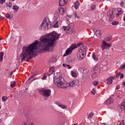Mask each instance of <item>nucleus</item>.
Returning <instances> with one entry per match:
<instances>
[{"label": "nucleus", "mask_w": 125, "mask_h": 125, "mask_svg": "<svg viewBox=\"0 0 125 125\" xmlns=\"http://www.w3.org/2000/svg\"><path fill=\"white\" fill-rule=\"evenodd\" d=\"M62 29H63L64 31H65L66 30H67V27H66V26H63Z\"/></svg>", "instance_id": "48"}, {"label": "nucleus", "mask_w": 125, "mask_h": 125, "mask_svg": "<svg viewBox=\"0 0 125 125\" xmlns=\"http://www.w3.org/2000/svg\"><path fill=\"white\" fill-rule=\"evenodd\" d=\"M123 94L120 93L117 95L118 98H119V99H121V98H123Z\"/></svg>", "instance_id": "36"}, {"label": "nucleus", "mask_w": 125, "mask_h": 125, "mask_svg": "<svg viewBox=\"0 0 125 125\" xmlns=\"http://www.w3.org/2000/svg\"><path fill=\"white\" fill-rule=\"evenodd\" d=\"M53 67L50 68V71H52V74H53V71L52 70Z\"/></svg>", "instance_id": "53"}, {"label": "nucleus", "mask_w": 125, "mask_h": 125, "mask_svg": "<svg viewBox=\"0 0 125 125\" xmlns=\"http://www.w3.org/2000/svg\"><path fill=\"white\" fill-rule=\"evenodd\" d=\"M58 106L61 108L62 109H67V106L63 104H58Z\"/></svg>", "instance_id": "21"}, {"label": "nucleus", "mask_w": 125, "mask_h": 125, "mask_svg": "<svg viewBox=\"0 0 125 125\" xmlns=\"http://www.w3.org/2000/svg\"><path fill=\"white\" fill-rule=\"evenodd\" d=\"M112 25H118L119 24V21H113L111 23Z\"/></svg>", "instance_id": "35"}, {"label": "nucleus", "mask_w": 125, "mask_h": 125, "mask_svg": "<svg viewBox=\"0 0 125 125\" xmlns=\"http://www.w3.org/2000/svg\"><path fill=\"white\" fill-rule=\"evenodd\" d=\"M125 63H124L122 65H121L119 69H120V70H123V69H125Z\"/></svg>", "instance_id": "34"}, {"label": "nucleus", "mask_w": 125, "mask_h": 125, "mask_svg": "<svg viewBox=\"0 0 125 125\" xmlns=\"http://www.w3.org/2000/svg\"><path fill=\"white\" fill-rule=\"evenodd\" d=\"M95 74H96V73H94L92 75V77H93V76H94V75H95Z\"/></svg>", "instance_id": "57"}, {"label": "nucleus", "mask_w": 125, "mask_h": 125, "mask_svg": "<svg viewBox=\"0 0 125 125\" xmlns=\"http://www.w3.org/2000/svg\"><path fill=\"white\" fill-rule=\"evenodd\" d=\"M60 35L52 32L40 38L41 42V46L42 50L48 51V52L52 51L53 46H54V42H56V40L59 39Z\"/></svg>", "instance_id": "1"}, {"label": "nucleus", "mask_w": 125, "mask_h": 125, "mask_svg": "<svg viewBox=\"0 0 125 125\" xmlns=\"http://www.w3.org/2000/svg\"><path fill=\"white\" fill-rule=\"evenodd\" d=\"M124 5V2H121V6H123Z\"/></svg>", "instance_id": "54"}, {"label": "nucleus", "mask_w": 125, "mask_h": 125, "mask_svg": "<svg viewBox=\"0 0 125 125\" xmlns=\"http://www.w3.org/2000/svg\"><path fill=\"white\" fill-rule=\"evenodd\" d=\"M19 114H20V115H21V114H22V111H21V112L19 113Z\"/></svg>", "instance_id": "62"}, {"label": "nucleus", "mask_w": 125, "mask_h": 125, "mask_svg": "<svg viewBox=\"0 0 125 125\" xmlns=\"http://www.w3.org/2000/svg\"><path fill=\"white\" fill-rule=\"evenodd\" d=\"M93 116H94V113H93V112H91L89 113L88 117H89V118H92V117H93Z\"/></svg>", "instance_id": "37"}, {"label": "nucleus", "mask_w": 125, "mask_h": 125, "mask_svg": "<svg viewBox=\"0 0 125 125\" xmlns=\"http://www.w3.org/2000/svg\"><path fill=\"white\" fill-rule=\"evenodd\" d=\"M7 100V97L6 96H3L2 97V101L3 102H5V101H6Z\"/></svg>", "instance_id": "32"}, {"label": "nucleus", "mask_w": 125, "mask_h": 125, "mask_svg": "<svg viewBox=\"0 0 125 125\" xmlns=\"http://www.w3.org/2000/svg\"><path fill=\"white\" fill-rule=\"evenodd\" d=\"M10 86L12 88L15 87L16 86V82L14 81L11 82Z\"/></svg>", "instance_id": "22"}, {"label": "nucleus", "mask_w": 125, "mask_h": 125, "mask_svg": "<svg viewBox=\"0 0 125 125\" xmlns=\"http://www.w3.org/2000/svg\"><path fill=\"white\" fill-rule=\"evenodd\" d=\"M12 75H13V72H12V71H11L10 75L12 76Z\"/></svg>", "instance_id": "58"}, {"label": "nucleus", "mask_w": 125, "mask_h": 125, "mask_svg": "<svg viewBox=\"0 0 125 125\" xmlns=\"http://www.w3.org/2000/svg\"><path fill=\"white\" fill-rule=\"evenodd\" d=\"M39 92L44 97H49L51 94V90L49 89L43 88L39 90Z\"/></svg>", "instance_id": "6"}, {"label": "nucleus", "mask_w": 125, "mask_h": 125, "mask_svg": "<svg viewBox=\"0 0 125 125\" xmlns=\"http://www.w3.org/2000/svg\"><path fill=\"white\" fill-rule=\"evenodd\" d=\"M71 75L73 78H77V77H78L77 73H76L75 71H71Z\"/></svg>", "instance_id": "20"}, {"label": "nucleus", "mask_w": 125, "mask_h": 125, "mask_svg": "<svg viewBox=\"0 0 125 125\" xmlns=\"http://www.w3.org/2000/svg\"><path fill=\"white\" fill-rule=\"evenodd\" d=\"M81 45V44L79 43L77 44H72L70 48H71V50H74V49H76L77 47H79Z\"/></svg>", "instance_id": "13"}, {"label": "nucleus", "mask_w": 125, "mask_h": 125, "mask_svg": "<svg viewBox=\"0 0 125 125\" xmlns=\"http://www.w3.org/2000/svg\"><path fill=\"white\" fill-rule=\"evenodd\" d=\"M95 89H94V88H93V89L91 91V94H92V95H94L95 94Z\"/></svg>", "instance_id": "40"}, {"label": "nucleus", "mask_w": 125, "mask_h": 125, "mask_svg": "<svg viewBox=\"0 0 125 125\" xmlns=\"http://www.w3.org/2000/svg\"><path fill=\"white\" fill-rule=\"evenodd\" d=\"M113 103H114V99L112 98L108 99L105 102L106 104H113Z\"/></svg>", "instance_id": "11"}, {"label": "nucleus", "mask_w": 125, "mask_h": 125, "mask_svg": "<svg viewBox=\"0 0 125 125\" xmlns=\"http://www.w3.org/2000/svg\"><path fill=\"white\" fill-rule=\"evenodd\" d=\"M6 17L7 19H12V16H11L9 13L6 14Z\"/></svg>", "instance_id": "28"}, {"label": "nucleus", "mask_w": 125, "mask_h": 125, "mask_svg": "<svg viewBox=\"0 0 125 125\" xmlns=\"http://www.w3.org/2000/svg\"><path fill=\"white\" fill-rule=\"evenodd\" d=\"M117 11L118 13L116 14L117 17H118L119 15H121V14H123V13H124V11L122 10V8H118L117 9Z\"/></svg>", "instance_id": "15"}, {"label": "nucleus", "mask_w": 125, "mask_h": 125, "mask_svg": "<svg viewBox=\"0 0 125 125\" xmlns=\"http://www.w3.org/2000/svg\"><path fill=\"white\" fill-rule=\"evenodd\" d=\"M3 58V52L0 53V62L2 61V59Z\"/></svg>", "instance_id": "27"}, {"label": "nucleus", "mask_w": 125, "mask_h": 125, "mask_svg": "<svg viewBox=\"0 0 125 125\" xmlns=\"http://www.w3.org/2000/svg\"><path fill=\"white\" fill-rule=\"evenodd\" d=\"M115 78L114 77H111L110 78L106 79V83L107 84H111L113 83V80Z\"/></svg>", "instance_id": "12"}, {"label": "nucleus", "mask_w": 125, "mask_h": 125, "mask_svg": "<svg viewBox=\"0 0 125 125\" xmlns=\"http://www.w3.org/2000/svg\"><path fill=\"white\" fill-rule=\"evenodd\" d=\"M80 81L79 80H74L69 83H66L65 88L67 87H74L75 86H79Z\"/></svg>", "instance_id": "7"}, {"label": "nucleus", "mask_w": 125, "mask_h": 125, "mask_svg": "<svg viewBox=\"0 0 125 125\" xmlns=\"http://www.w3.org/2000/svg\"><path fill=\"white\" fill-rule=\"evenodd\" d=\"M40 43V42L38 40L35 41V42L29 45L28 46H24L22 48V51L19 58H18L19 61H21V62H24L30 58H32L35 55L38 49V44Z\"/></svg>", "instance_id": "2"}, {"label": "nucleus", "mask_w": 125, "mask_h": 125, "mask_svg": "<svg viewBox=\"0 0 125 125\" xmlns=\"http://www.w3.org/2000/svg\"><path fill=\"white\" fill-rule=\"evenodd\" d=\"M31 125H34V124L31 123Z\"/></svg>", "instance_id": "63"}, {"label": "nucleus", "mask_w": 125, "mask_h": 125, "mask_svg": "<svg viewBox=\"0 0 125 125\" xmlns=\"http://www.w3.org/2000/svg\"><path fill=\"white\" fill-rule=\"evenodd\" d=\"M82 79L83 82H85L86 81V76L83 75Z\"/></svg>", "instance_id": "38"}, {"label": "nucleus", "mask_w": 125, "mask_h": 125, "mask_svg": "<svg viewBox=\"0 0 125 125\" xmlns=\"http://www.w3.org/2000/svg\"><path fill=\"white\" fill-rule=\"evenodd\" d=\"M80 1L78 0H77L75 3H74V8L76 9H78L79 7H80Z\"/></svg>", "instance_id": "16"}, {"label": "nucleus", "mask_w": 125, "mask_h": 125, "mask_svg": "<svg viewBox=\"0 0 125 125\" xmlns=\"http://www.w3.org/2000/svg\"><path fill=\"white\" fill-rule=\"evenodd\" d=\"M124 21H125V15H124Z\"/></svg>", "instance_id": "60"}, {"label": "nucleus", "mask_w": 125, "mask_h": 125, "mask_svg": "<svg viewBox=\"0 0 125 125\" xmlns=\"http://www.w3.org/2000/svg\"><path fill=\"white\" fill-rule=\"evenodd\" d=\"M51 22L49 21V19L45 18L43 20L42 23L40 25V30H43L45 31L48 29V26H51Z\"/></svg>", "instance_id": "5"}, {"label": "nucleus", "mask_w": 125, "mask_h": 125, "mask_svg": "<svg viewBox=\"0 0 125 125\" xmlns=\"http://www.w3.org/2000/svg\"><path fill=\"white\" fill-rule=\"evenodd\" d=\"M54 83L58 87L66 88L67 83L62 82V77L59 75V73H56V75L54 73Z\"/></svg>", "instance_id": "3"}, {"label": "nucleus", "mask_w": 125, "mask_h": 125, "mask_svg": "<svg viewBox=\"0 0 125 125\" xmlns=\"http://www.w3.org/2000/svg\"><path fill=\"white\" fill-rule=\"evenodd\" d=\"M55 103V104H56L57 105H58H58H59V104H61L60 103H58V102H56Z\"/></svg>", "instance_id": "52"}, {"label": "nucleus", "mask_w": 125, "mask_h": 125, "mask_svg": "<svg viewBox=\"0 0 125 125\" xmlns=\"http://www.w3.org/2000/svg\"><path fill=\"white\" fill-rule=\"evenodd\" d=\"M73 30V27H72V25L71 24H68L67 27V31H72Z\"/></svg>", "instance_id": "23"}, {"label": "nucleus", "mask_w": 125, "mask_h": 125, "mask_svg": "<svg viewBox=\"0 0 125 125\" xmlns=\"http://www.w3.org/2000/svg\"><path fill=\"white\" fill-rule=\"evenodd\" d=\"M119 77H120V79H123L124 78V74L123 73H121V72H120Z\"/></svg>", "instance_id": "42"}, {"label": "nucleus", "mask_w": 125, "mask_h": 125, "mask_svg": "<svg viewBox=\"0 0 125 125\" xmlns=\"http://www.w3.org/2000/svg\"><path fill=\"white\" fill-rule=\"evenodd\" d=\"M97 37L100 38V37H101V36H102V34L101 33V32L100 31V30H97L96 31L95 33Z\"/></svg>", "instance_id": "17"}, {"label": "nucleus", "mask_w": 125, "mask_h": 125, "mask_svg": "<svg viewBox=\"0 0 125 125\" xmlns=\"http://www.w3.org/2000/svg\"><path fill=\"white\" fill-rule=\"evenodd\" d=\"M95 8V4H94L93 5H92L91 6V9L92 10H94V9Z\"/></svg>", "instance_id": "46"}, {"label": "nucleus", "mask_w": 125, "mask_h": 125, "mask_svg": "<svg viewBox=\"0 0 125 125\" xmlns=\"http://www.w3.org/2000/svg\"><path fill=\"white\" fill-rule=\"evenodd\" d=\"M33 78H34V76H31L29 77V78L28 79V81H30V80H32V79H33Z\"/></svg>", "instance_id": "49"}, {"label": "nucleus", "mask_w": 125, "mask_h": 125, "mask_svg": "<svg viewBox=\"0 0 125 125\" xmlns=\"http://www.w3.org/2000/svg\"><path fill=\"white\" fill-rule=\"evenodd\" d=\"M67 17H68V18H72V15H67Z\"/></svg>", "instance_id": "50"}, {"label": "nucleus", "mask_w": 125, "mask_h": 125, "mask_svg": "<svg viewBox=\"0 0 125 125\" xmlns=\"http://www.w3.org/2000/svg\"><path fill=\"white\" fill-rule=\"evenodd\" d=\"M92 57L95 61H97V57H96V56L95 55V53H93L92 54Z\"/></svg>", "instance_id": "30"}, {"label": "nucleus", "mask_w": 125, "mask_h": 125, "mask_svg": "<svg viewBox=\"0 0 125 125\" xmlns=\"http://www.w3.org/2000/svg\"><path fill=\"white\" fill-rule=\"evenodd\" d=\"M73 50L71 49L70 47L68 48L65 51V53L63 55V57H65V56H67V55H70L71 53H72V52Z\"/></svg>", "instance_id": "10"}, {"label": "nucleus", "mask_w": 125, "mask_h": 125, "mask_svg": "<svg viewBox=\"0 0 125 125\" xmlns=\"http://www.w3.org/2000/svg\"><path fill=\"white\" fill-rule=\"evenodd\" d=\"M89 72V70H88V69H85L83 70V73L85 75H86V74H88Z\"/></svg>", "instance_id": "29"}, {"label": "nucleus", "mask_w": 125, "mask_h": 125, "mask_svg": "<svg viewBox=\"0 0 125 125\" xmlns=\"http://www.w3.org/2000/svg\"><path fill=\"white\" fill-rule=\"evenodd\" d=\"M58 10H59L60 14H62V15L65 12V9L63 7L59 8Z\"/></svg>", "instance_id": "19"}, {"label": "nucleus", "mask_w": 125, "mask_h": 125, "mask_svg": "<svg viewBox=\"0 0 125 125\" xmlns=\"http://www.w3.org/2000/svg\"><path fill=\"white\" fill-rule=\"evenodd\" d=\"M55 16H56V17L57 18V17H58V15L57 14H55Z\"/></svg>", "instance_id": "56"}, {"label": "nucleus", "mask_w": 125, "mask_h": 125, "mask_svg": "<svg viewBox=\"0 0 125 125\" xmlns=\"http://www.w3.org/2000/svg\"><path fill=\"white\" fill-rule=\"evenodd\" d=\"M7 7H9V8H11L12 7V3L9 2L8 3H6Z\"/></svg>", "instance_id": "26"}, {"label": "nucleus", "mask_w": 125, "mask_h": 125, "mask_svg": "<svg viewBox=\"0 0 125 125\" xmlns=\"http://www.w3.org/2000/svg\"><path fill=\"white\" fill-rule=\"evenodd\" d=\"M68 2V0H60L59 2V5L60 6H64Z\"/></svg>", "instance_id": "9"}, {"label": "nucleus", "mask_w": 125, "mask_h": 125, "mask_svg": "<svg viewBox=\"0 0 125 125\" xmlns=\"http://www.w3.org/2000/svg\"><path fill=\"white\" fill-rule=\"evenodd\" d=\"M116 89H117V90L120 89V86H117L116 87Z\"/></svg>", "instance_id": "51"}, {"label": "nucleus", "mask_w": 125, "mask_h": 125, "mask_svg": "<svg viewBox=\"0 0 125 125\" xmlns=\"http://www.w3.org/2000/svg\"><path fill=\"white\" fill-rule=\"evenodd\" d=\"M12 9L15 10L16 12H17V11H18V9H19V6H17V5H14L12 7Z\"/></svg>", "instance_id": "18"}, {"label": "nucleus", "mask_w": 125, "mask_h": 125, "mask_svg": "<svg viewBox=\"0 0 125 125\" xmlns=\"http://www.w3.org/2000/svg\"><path fill=\"white\" fill-rule=\"evenodd\" d=\"M114 13V12L113 11H110L107 13L108 16H109L110 18H114L115 17V16L113 14Z\"/></svg>", "instance_id": "14"}, {"label": "nucleus", "mask_w": 125, "mask_h": 125, "mask_svg": "<svg viewBox=\"0 0 125 125\" xmlns=\"http://www.w3.org/2000/svg\"><path fill=\"white\" fill-rule=\"evenodd\" d=\"M54 28H58V21H57L53 25Z\"/></svg>", "instance_id": "41"}, {"label": "nucleus", "mask_w": 125, "mask_h": 125, "mask_svg": "<svg viewBox=\"0 0 125 125\" xmlns=\"http://www.w3.org/2000/svg\"><path fill=\"white\" fill-rule=\"evenodd\" d=\"M62 66H63V67H68L69 69L72 68V67H71V66H70V65H69V64L63 63L62 64Z\"/></svg>", "instance_id": "33"}, {"label": "nucleus", "mask_w": 125, "mask_h": 125, "mask_svg": "<svg viewBox=\"0 0 125 125\" xmlns=\"http://www.w3.org/2000/svg\"><path fill=\"white\" fill-rule=\"evenodd\" d=\"M98 83H99V82H97V81H94L93 83V85H94L95 86H96V85H97L98 84Z\"/></svg>", "instance_id": "39"}, {"label": "nucleus", "mask_w": 125, "mask_h": 125, "mask_svg": "<svg viewBox=\"0 0 125 125\" xmlns=\"http://www.w3.org/2000/svg\"><path fill=\"white\" fill-rule=\"evenodd\" d=\"M50 60V62H52V63H55V62H56V58H55L54 57H51Z\"/></svg>", "instance_id": "24"}, {"label": "nucleus", "mask_w": 125, "mask_h": 125, "mask_svg": "<svg viewBox=\"0 0 125 125\" xmlns=\"http://www.w3.org/2000/svg\"><path fill=\"white\" fill-rule=\"evenodd\" d=\"M115 77L116 78H119V77H120V73L116 74Z\"/></svg>", "instance_id": "47"}, {"label": "nucleus", "mask_w": 125, "mask_h": 125, "mask_svg": "<svg viewBox=\"0 0 125 125\" xmlns=\"http://www.w3.org/2000/svg\"><path fill=\"white\" fill-rule=\"evenodd\" d=\"M112 36H109L107 37L104 38V40L106 42H109V41H111L112 40Z\"/></svg>", "instance_id": "25"}, {"label": "nucleus", "mask_w": 125, "mask_h": 125, "mask_svg": "<svg viewBox=\"0 0 125 125\" xmlns=\"http://www.w3.org/2000/svg\"><path fill=\"white\" fill-rule=\"evenodd\" d=\"M86 53V46H83L79 49V51L77 52V58L78 60L82 61L85 57V54Z\"/></svg>", "instance_id": "4"}, {"label": "nucleus", "mask_w": 125, "mask_h": 125, "mask_svg": "<svg viewBox=\"0 0 125 125\" xmlns=\"http://www.w3.org/2000/svg\"><path fill=\"white\" fill-rule=\"evenodd\" d=\"M103 125H106V123H103Z\"/></svg>", "instance_id": "64"}, {"label": "nucleus", "mask_w": 125, "mask_h": 125, "mask_svg": "<svg viewBox=\"0 0 125 125\" xmlns=\"http://www.w3.org/2000/svg\"><path fill=\"white\" fill-rule=\"evenodd\" d=\"M74 16L75 18H77V19H80V16H78V14H77V12H75L74 13Z\"/></svg>", "instance_id": "31"}, {"label": "nucleus", "mask_w": 125, "mask_h": 125, "mask_svg": "<svg viewBox=\"0 0 125 125\" xmlns=\"http://www.w3.org/2000/svg\"><path fill=\"white\" fill-rule=\"evenodd\" d=\"M123 85H124V86H125V81H124V82L123 83Z\"/></svg>", "instance_id": "55"}, {"label": "nucleus", "mask_w": 125, "mask_h": 125, "mask_svg": "<svg viewBox=\"0 0 125 125\" xmlns=\"http://www.w3.org/2000/svg\"><path fill=\"white\" fill-rule=\"evenodd\" d=\"M112 46L111 43H107L105 41L103 40L102 43L101 45V48L103 51H104L105 49H107L108 47H111Z\"/></svg>", "instance_id": "8"}, {"label": "nucleus", "mask_w": 125, "mask_h": 125, "mask_svg": "<svg viewBox=\"0 0 125 125\" xmlns=\"http://www.w3.org/2000/svg\"><path fill=\"white\" fill-rule=\"evenodd\" d=\"M1 122H2V119H0V123H1Z\"/></svg>", "instance_id": "59"}, {"label": "nucleus", "mask_w": 125, "mask_h": 125, "mask_svg": "<svg viewBox=\"0 0 125 125\" xmlns=\"http://www.w3.org/2000/svg\"><path fill=\"white\" fill-rule=\"evenodd\" d=\"M29 123L28 122H23L22 125H28Z\"/></svg>", "instance_id": "44"}, {"label": "nucleus", "mask_w": 125, "mask_h": 125, "mask_svg": "<svg viewBox=\"0 0 125 125\" xmlns=\"http://www.w3.org/2000/svg\"><path fill=\"white\" fill-rule=\"evenodd\" d=\"M47 78V77H46V76H45L44 75V76H43V77L42 78V80H46V78Z\"/></svg>", "instance_id": "45"}, {"label": "nucleus", "mask_w": 125, "mask_h": 125, "mask_svg": "<svg viewBox=\"0 0 125 125\" xmlns=\"http://www.w3.org/2000/svg\"><path fill=\"white\" fill-rule=\"evenodd\" d=\"M4 2H5V0H0V4H3Z\"/></svg>", "instance_id": "43"}, {"label": "nucleus", "mask_w": 125, "mask_h": 125, "mask_svg": "<svg viewBox=\"0 0 125 125\" xmlns=\"http://www.w3.org/2000/svg\"><path fill=\"white\" fill-rule=\"evenodd\" d=\"M79 70H83V68H79Z\"/></svg>", "instance_id": "61"}]
</instances>
